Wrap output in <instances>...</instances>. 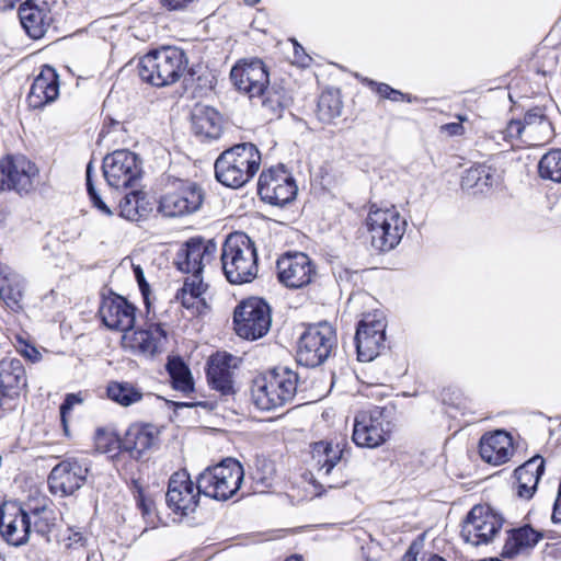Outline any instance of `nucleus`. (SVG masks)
<instances>
[{
    "label": "nucleus",
    "instance_id": "nucleus-1",
    "mask_svg": "<svg viewBox=\"0 0 561 561\" xmlns=\"http://www.w3.org/2000/svg\"><path fill=\"white\" fill-rule=\"evenodd\" d=\"M261 165V152L251 142L232 146L215 161V178L222 185L239 188L250 182Z\"/></svg>",
    "mask_w": 561,
    "mask_h": 561
},
{
    "label": "nucleus",
    "instance_id": "nucleus-2",
    "mask_svg": "<svg viewBox=\"0 0 561 561\" xmlns=\"http://www.w3.org/2000/svg\"><path fill=\"white\" fill-rule=\"evenodd\" d=\"M298 375L288 367H276L252 380V403L262 411H271L289 403L297 391Z\"/></svg>",
    "mask_w": 561,
    "mask_h": 561
},
{
    "label": "nucleus",
    "instance_id": "nucleus-3",
    "mask_svg": "<svg viewBox=\"0 0 561 561\" xmlns=\"http://www.w3.org/2000/svg\"><path fill=\"white\" fill-rule=\"evenodd\" d=\"M221 265L227 280L231 284H247L259 273L257 253L254 242L243 232L231 233L225 240Z\"/></svg>",
    "mask_w": 561,
    "mask_h": 561
},
{
    "label": "nucleus",
    "instance_id": "nucleus-4",
    "mask_svg": "<svg viewBox=\"0 0 561 561\" xmlns=\"http://www.w3.org/2000/svg\"><path fill=\"white\" fill-rule=\"evenodd\" d=\"M185 53L176 47H161L147 53L138 62L142 81L153 87H167L178 82L187 69Z\"/></svg>",
    "mask_w": 561,
    "mask_h": 561
},
{
    "label": "nucleus",
    "instance_id": "nucleus-5",
    "mask_svg": "<svg viewBox=\"0 0 561 561\" xmlns=\"http://www.w3.org/2000/svg\"><path fill=\"white\" fill-rule=\"evenodd\" d=\"M371 245L378 251L394 249L404 236L407 220L394 207L379 208L373 205L366 218Z\"/></svg>",
    "mask_w": 561,
    "mask_h": 561
},
{
    "label": "nucleus",
    "instance_id": "nucleus-6",
    "mask_svg": "<svg viewBox=\"0 0 561 561\" xmlns=\"http://www.w3.org/2000/svg\"><path fill=\"white\" fill-rule=\"evenodd\" d=\"M244 472L241 463L228 458L220 463L205 469L198 476V491L215 500H228L239 489Z\"/></svg>",
    "mask_w": 561,
    "mask_h": 561
},
{
    "label": "nucleus",
    "instance_id": "nucleus-7",
    "mask_svg": "<svg viewBox=\"0 0 561 561\" xmlns=\"http://www.w3.org/2000/svg\"><path fill=\"white\" fill-rule=\"evenodd\" d=\"M205 199L204 190L190 180L170 181L159 201V211L165 217H181L196 213Z\"/></svg>",
    "mask_w": 561,
    "mask_h": 561
},
{
    "label": "nucleus",
    "instance_id": "nucleus-8",
    "mask_svg": "<svg viewBox=\"0 0 561 561\" xmlns=\"http://www.w3.org/2000/svg\"><path fill=\"white\" fill-rule=\"evenodd\" d=\"M336 346V333L328 322L310 325L300 336L297 362L306 367L324 363Z\"/></svg>",
    "mask_w": 561,
    "mask_h": 561
},
{
    "label": "nucleus",
    "instance_id": "nucleus-9",
    "mask_svg": "<svg viewBox=\"0 0 561 561\" xmlns=\"http://www.w3.org/2000/svg\"><path fill=\"white\" fill-rule=\"evenodd\" d=\"M392 423L385 408L359 411L354 419L352 439L358 447L377 448L391 435Z\"/></svg>",
    "mask_w": 561,
    "mask_h": 561
},
{
    "label": "nucleus",
    "instance_id": "nucleus-10",
    "mask_svg": "<svg viewBox=\"0 0 561 561\" xmlns=\"http://www.w3.org/2000/svg\"><path fill=\"white\" fill-rule=\"evenodd\" d=\"M233 323L236 333L247 340L264 336L271 328L272 316L270 306L261 298H249L234 310Z\"/></svg>",
    "mask_w": 561,
    "mask_h": 561
},
{
    "label": "nucleus",
    "instance_id": "nucleus-11",
    "mask_svg": "<svg viewBox=\"0 0 561 561\" xmlns=\"http://www.w3.org/2000/svg\"><path fill=\"white\" fill-rule=\"evenodd\" d=\"M217 243L213 239L193 237L176 252L174 264L179 271L192 274L190 278H203L204 270L217 257Z\"/></svg>",
    "mask_w": 561,
    "mask_h": 561
},
{
    "label": "nucleus",
    "instance_id": "nucleus-12",
    "mask_svg": "<svg viewBox=\"0 0 561 561\" xmlns=\"http://www.w3.org/2000/svg\"><path fill=\"white\" fill-rule=\"evenodd\" d=\"M102 168L107 184L116 190L133 187L141 176L138 156L127 149L115 150L107 154Z\"/></svg>",
    "mask_w": 561,
    "mask_h": 561
},
{
    "label": "nucleus",
    "instance_id": "nucleus-13",
    "mask_svg": "<svg viewBox=\"0 0 561 561\" xmlns=\"http://www.w3.org/2000/svg\"><path fill=\"white\" fill-rule=\"evenodd\" d=\"M506 134L528 146H541L553 138V127L543 108L536 106L525 113L523 121H511Z\"/></svg>",
    "mask_w": 561,
    "mask_h": 561
},
{
    "label": "nucleus",
    "instance_id": "nucleus-14",
    "mask_svg": "<svg viewBox=\"0 0 561 561\" xmlns=\"http://www.w3.org/2000/svg\"><path fill=\"white\" fill-rule=\"evenodd\" d=\"M503 518L490 506L476 505L463 522L461 536L472 546L486 545L500 533Z\"/></svg>",
    "mask_w": 561,
    "mask_h": 561
},
{
    "label": "nucleus",
    "instance_id": "nucleus-15",
    "mask_svg": "<svg viewBox=\"0 0 561 561\" xmlns=\"http://www.w3.org/2000/svg\"><path fill=\"white\" fill-rule=\"evenodd\" d=\"M386 318L382 312L364 314L355 334L357 357L360 362H370L385 347Z\"/></svg>",
    "mask_w": 561,
    "mask_h": 561
},
{
    "label": "nucleus",
    "instance_id": "nucleus-16",
    "mask_svg": "<svg viewBox=\"0 0 561 561\" xmlns=\"http://www.w3.org/2000/svg\"><path fill=\"white\" fill-rule=\"evenodd\" d=\"M37 176L38 168L25 156H9L0 162V191L27 194Z\"/></svg>",
    "mask_w": 561,
    "mask_h": 561
},
{
    "label": "nucleus",
    "instance_id": "nucleus-17",
    "mask_svg": "<svg viewBox=\"0 0 561 561\" xmlns=\"http://www.w3.org/2000/svg\"><path fill=\"white\" fill-rule=\"evenodd\" d=\"M342 450L339 445L329 442H317L311 445V467L316 470L321 486L339 488L345 483L339 463Z\"/></svg>",
    "mask_w": 561,
    "mask_h": 561
},
{
    "label": "nucleus",
    "instance_id": "nucleus-18",
    "mask_svg": "<svg viewBox=\"0 0 561 561\" xmlns=\"http://www.w3.org/2000/svg\"><path fill=\"white\" fill-rule=\"evenodd\" d=\"M257 193L262 201L271 205L283 206L295 198L297 185L284 169L271 168L261 173Z\"/></svg>",
    "mask_w": 561,
    "mask_h": 561
},
{
    "label": "nucleus",
    "instance_id": "nucleus-19",
    "mask_svg": "<svg viewBox=\"0 0 561 561\" xmlns=\"http://www.w3.org/2000/svg\"><path fill=\"white\" fill-rule=\"evenodd\" d=\"M278 280L288 288H302L317 275L316 265L302 252H287L276 262Z\"/></svg>",
    "mask_w": 561,
    "mask_h": 561
},
{
    "label": "nucleus",
    "instance_id": "nucleus-20",
    "mask_svg": "<svg viewBox=\"0 0 561 561\" xmlns=\"http://www.w3.org/2000/svg\"><path fill=\"white\" fill-rule=\"evenodd\" d=\"M202 493L187 471H176L169 479L167 504L175 514L187 516L196 511Z\"/></svg>",
    "mask_w": 561,
    "mask_h": 561
},
{
    "label": "nucleus",
    "instance_id": "nucleus-21",
    "mask_svg": "<svg viewBox=\"0 0 561 561\" xmlns=\"http://www.w3.org/2000/svg\"><path fill=\"white\" fill-rule=\"evenodd\" d=\"M26 386V373L19 358L0 360V419L5 411L13 409L12 401Z\"/></svg>",
    "mask_w": 561,
    "mask_h": 561
},
{
    "label": "nucleus",
    "instance_id": "nucleus-22",
    "mask_svg": "<svg viewBox=\"0 0 561 561\" xmlns=\"http://www.w3.org/2000/svg\"><path fill=\"white\" fill-rule=\"evenodd\" d=\"M122 345L135 354L152 357L165 351L168 333L162 324H151L148 329L123 334Z\"/></svg>",
    "mask_w": 561,
    "mask_h": 561
},
{
    "label": "nucleus",
    "instance_id": "nucleus-23",
    "mask_svg": "<svg viewBox=\"0 0 561 561\" xmlns=\"http://www.w3.org/2000/svg\"><path fill=\"white\" fill-rule=\"evenodd\" d=\"M87 473V466L76 459L60 461L48 476L49 490L55 495H71L84 484Z\"/></svg>",
    "mask_w": 561,
    "mask_h": 561
},
{
    "label": "nucleus",
    "instance_id": "nucleus-24",
    "mask_svg": "<svg viewBox=\"0 0 561 561\" xmlns=\"http://www.w3.org/2000/svg\"><path fill=\"white\" fill-rule=\"evenodd\" d=\"M230 79L233 85L250 99L262 96L270 82L266 67L260 59L236 65L230 71Z\"/></svg>",
    "mask_w": 561,
    "mask_h": 561
},
{
    "label": "nucleus",
    "instance_id": "nucleus-25",
    "mask_svg": "<svg viewBox=\"0 0 561 561\" xmlns=\"http://www.w3.org/2000/svg\"><path fill=\"white\" fill-rule=\"evenodd\" d=\"M99 316L107 329L125 334L134 328L136 307L122 296L111 295L102 299Z\"/></svg>",
    "mask_w": 561,
    "mask_h": 561
},
{
    "label": "nucleus",
    "instance_id": "nucleus-26",
    "mask_svg": "<svg viewBox=\"0 0 561 561\" xmlns=\"http://www.w3.org/2000/svg\"><path fill=\"white\" fill-rule=\"evenodd\" d=\"M30 520L23 507L4 504L0 501V534L12 546H21L28 541L31 535Z\"/></svg>",
    "mask_w": 561,
    "mask_h": 561
},
{
    "label": "nucleus",
    "instance_id": "nucleus-27",
    "mask_svg": "<svg viewBox=\"0 0 561 561\" xmlns=\"http://www.w3.org/2000/svg\"><path fill=\"white\" fill-rule=\"evenodd\" d=\"M237 368V358L228 353L217 352L207 363V381L211 389L222 397L234 394L233 369Z\"/></svg>",
    "mask_w": 561,
    "mask_h": 561
},
{
    "label": "nucleus",
    "instance_id": "nucleus-28",
    "mask_svg": "<svg viewBox=\"0 0 561 561\" xmlns=\"http://www.w3.org/2000/svg\"><path fill=\"white\" fill-rule=\"evenodd\" d=\"M59 96V76L56 70L45 65L34 78L26 101L31 108L41 110L55 102Z\"/></svg>",
    "mask_w": 561,
    "mask_h": 561
},
{
    "label": "nucleus",
    "instance_id": "nucleus-29",
    "mask_svg": "<svg viewBox=\"0 0 561 561\" xmlns=\"http://www.w3.org/2000/svg\"><path fill=\"white\" fill-rule=\"evenodd\" d=\"M159 431L151 424H131L123 440L112 438L114 444L122 445L123 450L127 451L131 458L140 459L158 442Z\"/></svg>",
    "mask_w": 561,
    "mask_h": 561
},
{
    "label": "nucleus",
    "instance_id": "nucleus-30",
    "mask_svg": "<svg viewBox=\"0 0 561 561\" xmlns=\"http://www.w3.org/2000/svg\"><path fill=\"white\" fill-rule=\"evenodd\" d=\"M25 287V279L21 274L11 266L0 263V299L11 312L23 311Z\"/></svg>",
    "mask_w": 561,
    "mask_h": 561
},
{
    "label": "nucleus",
    "instance_id": "nucleus-31",
    "mask_svg": "<svg viewBox=\"0 0 561 561\" xmlns=\"http://www.w3.org/2000/svg\"><path fill=\"white\" fill-rule=\"evenodd\" d=\"M479 453L485 462L500 466L513 456V439L507 432L502 430L484 434L480 439Z\"/></svg>",
    "mask_w": 561,
    "mask_h": 561
},
{
    "label": "nucleus",
    "instance_id": "nucleus-32",
    "mask_svg": "<svg viewBox=\"0 0 561 561\" xmlns=\"http://www.w3.org/2000/svg\"><path fill=\"white\" fill-rule=\"evenodd\" d=\"M19 18L26 34L33 39L42 38L53 22L51 13L45 3L37 5L24 2L19 9Z\"/></svg>",
    "mask_w": 561,
    "mask_h": 561
},
{
    "label": "nucleus",
    "instance_id": "nucleus-33",
    "mask_svg": "<svg viewBox=\"0 0 561 561\" xmlns=\"http://www.w3.org/2000/svg\"><path fill=\"white\" fill-rule=\"evenodd\" d=\"M222 116L208 105L197 104L192 113V128L202 139H218L222 134Z\"/></svg>",
    "mask_w": 561,
    "mask_h": 561
},
{
    "label": "nucleus",
    "instance_id": "nucleus-34",
    "mask_svg": "<svg viewBox=\"0 0 561 561\" xmlns=\"http://www.w3.org/2000/svg\"><path fill=\"white\" fill-rule=\"evenodd\" d=\"M26 518L30 520L31 531L46 535L51 531L56 524V514L53 503L47 497L30 500L25 507Z\"/></svg>",
    "mask_w": 561,
    "mask_h": 561
},
{
    "label": "nucleus",
    "instance_id": "nucleus-35",
    "mask_svg": "<svg viewBox=\"0 0 561 561\" xmlns=\"http://www.w3.org/2000/svg\"><path fill=\"white\" fill-rule=\"evenodd\" d=\"M543 471L545 461L540 456L533 457L515 469L514 476L517 484V495L525 500L531 499Z\"/></svg>",
    "mask_w": 561,
    "mask_h": 561
},
{
    "label": "nucleus",
    "instance_id": "nucleus-36",
    "mask_svg": "<svg viewBox=\"0 0 561 561\" xmlns=\"http://www.w3.org/2000/svg\"><path fill=\"white\" fill-rule=\"evenodd\" d=\"M207 289L208 285L204 283L203 278H186L176 295V299L184 308L192 310L193 313L201 314L208 308L204 297Z\"/></svg>",
    "mask_w": 561,
    "mask_h": 561
},
{
    "label": "nucleus",
    "instance_id": "nucleus-37",
    "mask_svg": "<svg viewBox=\"0 0 561 561\" xmlns=\"http://www.w3.org/2000/svg\"><path fill=\"white\" fill-rule=\"evenodd\" d=\"M541 538L542 535L529 526L514 529L510 533L505 541L503 556L506 558H513L519 553L526 552L533 549Z\"/></svg>",
    "mask_w": 561,
    "mask_h": 561
},
{
    "label": "nucleus",
    "instance_id": "nucleus-38",
    "mask_svg": "<svg viewBox=\"0 0 561 561\" xmlns=\"http://www.w3.org/2000/svg\"><path fill=\"white\" fill-rule=\"evenodd\" d=\"M494 183V171L485 164L473 165L461 178V187L473 193H482Z\"/></svg>",
    "mask_w": 561,
    "mask_h": 561
},
{
    "label": "nucleus",
    "instance_id": "nucleus-39",
    "mask_svg": "<svg viewBox=\"0 0 561 561\" xmlns=\"http://www.w3.org/2000/svg\"><path fill=\"white\" fill-rule=\"evenodd\" d=\"M261 100L262 107L268 119L278 118L282 116L284 108L291 103L290 96L283 88L271 87L265 88L262 96H256Z\"/></svg>",
    "mask_w": 561,
    "mask_h": 561
},
{
    "label": "nucleus",
    "instance_id": "nucleus-40",
    "mask_svg": "<svg viewBox=\"0 0 561 561\" xmlns=\"http://www.w3.org/2000/svg\"><path fill=\"white\" fill-rule=\"evenodd\" d=\"M118 208L121 217L129 221L140 220L148 213L146 194L139 190L127 193L121 199Z\"/></svg>",
    "mask_w": 561,
    "mask_h": 561
},
{
    "label": "nucleus",
    "instance_id": "nucleus-41",
    "mask_svg": "<svg viewBox=\"0 0 561 561\" xmlns=\"http://www.w3.org/2000/svg\"><path fill=\"white\" fill-rule=\"evenodd\" d=\"M107 397L122 407H129L142 400V391L130 382L111 381L106 388Z\"/></svg>",
    "mask_w": 561,
    "mask_h": 561
},
{
    "label": "nucleus",
    "instance_id": "nucleus-42",
    "mask_svg": "<svg viewBox=\"0 0 561 561\" xmlns=\"http://www.w3.org/2000/svg\"><path fill=\"white\" fill-rule=\"evenodd\" d=\"M167 370L174 389L184 393L193 391L194 382L191 370L181 358H170L167 364Z\"/></svg>",
    "mask_w": 561,
    "mask_h": 561
},
{
    "label": "nucleus",
    "instance_id": "nucleus-43",
    "mask_svg": "<svg viewBox=\"0 0 561 561\" xmlns=\"http://www.w3.org/2000/svg\"><path fill=\"white\" fill-rule=\"evenodd\" d=\"M542 179L561 183V149H556L542 156L538 164Z\"/></svg>",
    "mask_w": 561,
    "mask_h": 561
},
{
    "label": "nucleus",
    "instance_id": "nucleus-44",
    "mask_svg": "<svg viewBox=\"0 0 561 561\" xmlns=\"http://www.w3.org/2000/svg\"><path fill=\"white\" fill-rule=\"evenodd\" d=\"M342 112V102L336 93L323 92L318 102V117L324 123L339 117Z\"/></svg>",
    "mask_w": 561,
    "mask_h": 561
},
{
    "label": "nucleus",
    "instance_id": "nucleus-45",
    "mask_svg": "<svg viewBox=\"0 0 561 561\" xmlns=\"http://www.w3.org/2000/svg\"><path fill=\"white\" fill-rule=\"evenodd\" d=\"M67 540L69 554L77 561H81V554L92 546L91 538L81 531H72Z\"/></svg>",
    "mask_w": 561,
    "mask_h": 561
},
{
    "label": "nucleus",
    "instance_id": "nucleus-46",
    "mask_svg": "<svg viewBox=\"0 0 561 561\" xmlns=\"http://www.w3.org/2000/svg\"><path fill=\"white\" fill-rule=\"evenodd\" d=\"M83 402V398L81 393H68L60 405V420L66 434H68V421L67 417L72 411L73 407L77 404H81Z\"/></svg>",
    "mask_w": 561,
    "mask_h": 561
},
{
    "label": "nucleus",
    "instance_id": "nucleus-47",
    "mask_svg": "<svg viewBox=\"0 0 561 561\" xmlns=\"http://www.w3.org/2000/svg\"><path fill=\"white\" fill-rule=\"evenodd\" d=\"M15 347L18 352L30 359L31 362H37L41 358V353L33 345H30L22 336L16 335V344Z\"/></svg>",
    "mask_w": 561,
    "mask_h": 561
},
{
    "label": "nucleus",
    "instance_id": "nucleus-48",
    "mask_svg": "<svg viewBox=\"0 0 561 561\" xmlns=\"http://www.w3.org/2000/svg\"><path fill=\"white\" fill-rule=\"evenodd\" d=\"M137 499V505L141 510V513L145 517H151L153 511H154V504L150 499L145 497L142 492L138 490Z\"/></svg>",
    "mask_w": 561,
    "mask_h": 561
},
{
    "label": "nucleus",
    "instance_id": "nucleus-49",
    "mask_svg": "<svg viewBox=\"0 0 561 561\" xmlns=\"http://www.w3.org/2000/svg\"><path fill=\"white\" fill-rule=\"evenodd\" d=\"M88 194L93 206L96 207L102 214L106 216H111L113 214L112 210L107 207V205L102 201L101 196L98 194L95 188L92 191H88Z\"/></svg>",
    "mask_w": 561,
    "mask_h": 561
},
{
    "label": "nucleus",
    "instance_id": "nucleus-50",
    "mask_svg": "<svg viewBox=\"0 0 561 561\" xmlns=\"http://www.w3.org/2000/svg\"><path fill=\"white\" fill-rule=\"evenodd\" d=\"M134 274H135V277H136V280L139 285V288L141 290V294L144 296L147 295V291L149 290V285L148 283L146 282V278H145V274H144V271L142 268L139 266V265H135L134 268Z\"/></svg>",
    "mask_w": 561,
    "mask_h": 561
},
{
    "label": "nucleus",
    "instance_id": "nucleus-51",
    "mask_svg": "<svg viewBox=\"0 0 561 561\" xmlns=\"http://www.w3.org/2000/svg\"><path fill=\"white\" fill-rule=\"evenodd\" d=\"M195 0H161L163 7L169 10H182Z\"/></svg>",
    "mask_w": 561,
    "mask_h": 561
},
{
    "label": "nucleus",
    "instance_id": "nucleus-52",
    "mask_svg": "<svg viewBox=\"0 0 561 561\" xmlns=\"http://www.w3.org/2000/svg\"><path fill=\"white\" fill-rule=\"evenodd\" d=\"M293 43H294V46H295L296 62H298L301 66L308 65V61L310 60V57H308L305 54L304 48L296 41H293Z\"/></svg>",
    "mask_w": 561,
    "mask_h": 561
},
{
    "label": "nucleus",
    "instance_id": "nucleus-53",
    "mask_svg": "<svg viewBox=\"0 0 561 561\" xmlns=\"http://www.w3.org/2000/svg\"><path fill=\"white\" fill-rule=\"evenodd\" d=\"M443 129L446 130L449 135H461L463 131V127L460 123H449L443 126Z\"/></svg>",
    "mask_w": 561,
    "mask_h": 561
},
{
    "label": "nucleus",
    "instance_id": "nucleus-54",
    "mask_svg": "<svg viewBox=\"0 0 561 561\" xmlns=\"http://www.w3.org/2000/svg\"><path fill=\"white\" fill-rule=\"evenodd\" d=\"M377 92L380 96L388 99V96L391 95V93H394V89H392L390 85L386 83H378Z\"/></svg>",
    "mask_w": 561,
    "mask_h": 561
},
{
    "label": "nucleus",
    "instance_id": "nucleus-55",
    "mask_svg": "<svg viewBox=\"0 0 561 561\" xmlns=\"http://www.w3.org/2000/svg\"><path fill=\"white\" fill-rule=\"evenodd\" d=\"M92 171H93L92 162H89L87 165V170H85L87 190L88 191H92L95 188L93 185V182H92Z\"/></svg>",
    "mask_w": 561,
    "mask_h": 561
},
{
    "label": "nucleus",
    "instance_id": "nucleus-56",
    "mask_svg": "<svg viewBox=\"0 0 561 561\" xmlns=\"http://www.w3.org/2000/svg\"><path fill=\"white\" fill-rule=\"evenodd\" d=\"M19 2H23V0H0V9L1 10L12 9ZM24 2H30V1L24 0Z\"/></svg>",
    "mask_w": 561,
    "mask_h": 561
},
{
    "label": "nucleus",
    "instance_id": "nucleus-57",
    "mask_svg": "<svg viewBox=\"0 0 561 561\" xmlns=\"http://www.w3.org/2000/svg\"><path fill=\"white\" fill-rule=\"evenodd\" d=\"M388 99L392 101H400L404 99V94L398 90H394V93H391Z\"/></svg>",
    "mask_w": 561,
    "mask_h": 561
},
{
    "label": "nucleus",
    "instance_id": "nucleus-58",
    "mask_svg": "<svg viewBox=\"0 0 561 561\" xmlns=\"http://www.w3.org/2000/svg\"><path fill=\"white\" fill-rule=\"evenodd\" d=\"M427 561H447V560H445L443 557H440L438 554H433L430 557V559Z\"/></svg>",
    "mask_w": 561,
    "mask_h": 561
},
{
    "label": "nucleus",
    "instance_id": "nucleus-59",
    "mask_svg": "<svg viewBox=\"0 0 561 561\" xmlns=\"http://www.w3.org/2000/svg\"><path fill=\"white\" fill-rule=\"evenodd\" d=\"M285 561H302V558L300 556L294 554L287 558Z\"/></svg>",
    "mask_w": 561,
    "mask_h": 561
},
{
    "label": "nucleus",
    "instance_id": "nucleus-60",
    "mask_svg": "<svg viewBox=\"0 0 561 561\" xmlns=\"http://www.w3.org/2000/svg\"><path fill=\"white\" fill-rule=\"evenodd\" d=\"M260 0H245V2L250 3V4H255L257 3Z\"/></svg>",
    "mask_w": 561,
    "mask_h": 561
},
{
    "label": "nucleus",
    "instance_id": "nucleus-61",
    "mask_svg": "<svg viewBox=\"0 0 561 561\" xmlns=\"http://www.w3.org/2000/svg\"><path fill=\"white\" fill-rule=\"evenodd\" d=\"M0 561H5V559L1 552H0Z\"/></svg>",
    "mask_w": 561,
    "mask_h": 561
}]
</instances>
